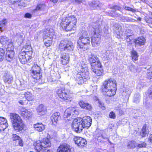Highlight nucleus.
<instances>
[{
  "label": "nucleus",
  "instance_id": "1",
  "mask_svg": "<svg viewBox=\"0 0 152 152\" xmlns=\"http://www.w3.org/2000/svg\"><path fill=\"white\" fill-rule=\"evenodd\" d=\"M92 119L89 116H85L82 118H75L73 121L72 127L77 133L80 132L83 128L88 129L91 125Z\"/></svg>",
  "mask_w": 152,
  "mask_h": 152
},
{
  "label": "nucleus",
  "instance_id": "2",
  "mask_svg": "<svg viewBox=\"0 0 152 152\" xmlns=\"http://www.w3.org/2000/svg\"><path fill=\"white\" fill-rule=\"evenodd\" d=\"M116 80L110 78L105 80L102 86L103 94L106 96L111 97L115 94L116 90Z\"/></svg>",
  "mask_w": 152,
  "mask_h": 152
},
{
  "label": "nucleus",
  "instance_id": "3",
  "mask_svg": "<svg viewBox=\"0 0 152 152\" xmlns=\"http://www.w3.org/2000/svg\"><path fill=\"white\" fill-rule=\"evenodd\" d=\"M76 22L77 19L74 16H67L62 18L60 25L66 31H70L75 29Z\"/></svg>",
  "mask_w": 152,
  "mask_h": 152
},
{
  "label": "nucleus",
  "instance_id": "4",
  "mask_svg": "<svg viewBox=\"0 0 152 152\" xmlns=\"http://www.w3.org/2000/svg\"><path fill=\"white\" fill-rule=\"evenodd\" d=\"M87 32H83L77 42V48L80 49H87L90 42Z\"/></svg>",
  "mask_w": 152,
  "mask_h": 152
},
{
  "label": "nucleus",
  "instance_id": "5",
  "mask_svg": "<svg viewBox=\"0 0 152 152\" xmlns=\"http://www.w3.org/2000/svg\"><path fill=\"white\" fill-rule=\"evenodd\" d=\"M56 38L53 30L51 28H48L44 33L43 37L45 45L47 47L50 46L52 44L53 39Z\"/></svg>",
  "mask_w": 152,
  "mask_h": 152
},
{
  "label": "nucleus",
  "instance_id": "6",
  "mask_svg": "<svg viewBox=\"0 0 152 152\" xmlns=\"http://www.w3.org/2000/svg\"><path fill=\"white\" fill-rule=\"evenodd\" d=\"M84 70V71H83L79 72L76 76V82L79 84H82L86 82L90 78L89 73L87 71L86 69Z\"/></svg>",
  "mask_w": 152,
  "mask_h": 152
},
{
  "label": "nucleus",
  "instance_id": "7",
  "mask_svg": "<svg viewBox=\"0 0 152 152\" xmlns=\"http://www.w3.org/2000/svg\"><path fill=\"white\" fill-rule=\"evenodd\" d=\"M34 145L37 152H40L43 148L50 147L51 145V143L48 138H45L43 139L42 141L38 140L35 142Z\"/></svg>",
  "mask_w": 152,
  "mask_h": 152
},
{
  "label": "nucleus",
  "instance_id": "8",
  "mask_svg": "<svg viewBox=\"0 0 152 152\" xmlns=\"http://www.w3.org/2000/svg\"><path fill=\"white\" fill-rule=\"evenodd\" d=\"M59 49L66 51H71L73 50L74 46L72 42L66 40L61 41L59 45Z\"/></svg>",
  "mask_w": 152,
  "mask_h": 152
},
{
  "label": "nucleus",
  "instance_id": "9",
  "mask_svg": "<svg viewBox=\"0 0 152 152\" xmlns=\"http://www.w3.org/2000/svg\"><path fill=\"white\" fill-rule=\"evenodd\" d=\"M76 110L75 108L70 107L67 109L64 113V117L65 121H70L72 120V117L75 114H77L75 113Z\"/></svg>",
  "mask_w": 152,
  "mask_h": 152
},
{
  "label": "nucleus",
  "instance_id": "10",
  "mask_svg": "<svg viewBox=\"0 0 152 152\" xmlns=\"http://www.w3.org/2000/svg\"><path fill=\"white\" fill-rule=\"evenodd\" d=\"M56 94L60 98L68 101H69V99L68 97V95L65 92L64 86L63 85L57 87L56 89ZM71 101V100H70Z\"/></svg>",
  "mask_w": 152,
  "mask_h": 152
},
{
  "label": "nucleus",
  "instance_id": "11",
  "mask_svg": "<svg viewBox=\"0 0 152 152\" xmlns=\"http://www.w3.org/2000/svg\"><path fill=\"white\" fill-rule=\"evenodd\" d=\"M40 68L37 65H35L32 67L31 70V77L33 79L39 80L42 77L40 73Z\"/></svg>",
  "mask_w": 152,
  "mask_h": 152
},
{
  "label": "nucleus",
  "instance_id": "12",
  "mask_svg": "<svg viewBox=\"0 0 152 152\" xmlns=\"http://www.w3.org/2000/svg\"><path fill=\"white\" fill-rule=\"evenodd\" d=\"M13 46L11 43L8 45L7 48L6 59L9 61H11L13 59L14 55V52L13 50Z\"/></svg>",
  "mask_w": 152,
  "mask_h": 152
},
{
  "label": "nucleus",
  "instance_id": "13",
  "mask_svg": "<svg viewBox=\"0 0 152 152\" xmlns=\"http://www.w3.org/2000/svg\"><path fill=\"white\" fill-rule=\"evenodd\" d=\"M91 67L92 71L98 76L101 75L103 72L100 62L92 65Z\"/></svg>",
  "mask_w": 152,
  "mask_h": 152
},
{
  "label": "nucleus",
  "instance_id": "14",
  "mask_svg": "<svg viewBox=\"0 0 152 152\" xmlns=\"http://www.w3.org/2000/svg\"><path fill=\"white\" fill-rule=\"evenodd\" d=\"M73 140L77 146L82 148L87 144L86 140L81 137L75 136L73 138Z\"/></svg>",
  "mask_w": 152,
  "mask_h": 152
},
{
  "label": "nucleus",
  "instance_id": "15",
  "mask_svg": "<svg viewBox=\"0 0 152 152\" xmlns=\"http://www.w3.org/2000/svg\"><path fill=\"white\" fill-rule=\"evenodd\" d=\"M31 57L32 56L26 55V53L23 52H20L18 55L19 60L22 64L26 63Z\"/></svg>",
  "mask_w": 152,
  "mask_h": 152
},
{
  "label": "nucleus",
  "instance_id": "16",
  "mask_svg": "<svg viewBox=\"0 0 152 152\" xmlns=\"http://www.w3.org/2000/svg\"><path fill=\"white\" fill-rule=\"evenodd\" d=\"M57 152H72L69 145L66 143H63L58 147Z\"/></svg>",
  "mask_w": 152,
  "mask_h": 152
},
{
  "label": "nucleus",
  "instance_id": "17",
  "mask_svg": "<svg viewBox=\"0 0 152 152\" xmlns=\"http://www.w3.org/2000/svg\"><path fill=\"white\" fill-rule=\"evenodd\" d=\"M12 124L14 130L16 132L22 131L24 128V124L23 121Z\"/></svg>",
  "mask_w": 152,
  "mask_h": 152
},
{
  "label": "nucleus",
  "instance_id": "18",
  "mask_svg": "<svg viewBox=\"0 0 152 152\" xmlns=\"http://www.w3.org/2000/svg\"><path fill=\"white\" fill-rule=\"evenodd\" d=\"M101 24V22H100L98 20H97L96 22L92 23V26L94 29V33L95 34H98L101 30L102 28Z\"/></svg>",
  "mask_w": 152,
  "mask_h": 152
},
{
  "label": "nucleus",
  "instance_id": "19",
  "mask_svg": "<svg viewBox=\"0 0 152 152\" xmlns=\"http://www.w3.org/2000/svg\"><path fill=\"white\" fill-rule=\"evenodd\" d=\"M60 58L61 63L63 65H66L69 63V57L68 54L61 53Z\"/></svg>",
  "mask_w": 152,
  "mask_h": 152
},
{
  "label": "nucleus",
  "instance_id": "20",
  "mask_svg": "<svg viewBox=\"0 0 152 152\" xmlns=\"http://www.w3.org/2000/svg\"><path fill=\"white\" fill-rule=\"evenodd\" d=\"M10 116L12 124L23 121L20 117L16 113H10Z\"/></svg>",
  "mask_w": 152,
  "mask_h": 152
},
{
  "label": "nucleus",
  "instance_id": "21",
  "mask_svg": "<svg viewBox=\"0 0 152 152\" xmlns=\"http://www.w3.org/2000/svg\"><path fill=\"white\" fill-rule=\"evenodd\" d=\"M8 126L7 121L3 117H0V132L4 131Z\"/></svg>",
  "mask_w": 152,
  "mask_h": 152
},
{
  "label": "nucleus",
  "instance_id": "22",
  "mask_svg": "<svg viewBox=\"0 0 152 152\" xmlns=\"http://www.w3.org/2000/svg\"><path fill=\"white\" fill-rule=\"evenodd\" d=\"M88 60L91 66L97 64L98 62H100L97 56L93 54H91L89 56Z\"/></svg>",
  "mask_w": 152,
  "mask_h": 152
},
{
  "label": "nucleus",
  "instance_id": "23",
  "mask_svg": "<svg viewBox=\"0 0 152 152\" xmlns=\"http://www.w3.org/2000/svg\"><path fill=\"white\" fill-rule=\"evenodd\" d=\"M21 52H25L26 54V55L32 56L33 52L32 49L30 44L26 45L24 46Z\"/></svg>",
  "mask_w": 152,
  "mask_h": 152
},
{
  "label": "nucleus",
  "instance_id": "24",
  "mask_svg": "<svg viewBox=\"0 0 152 152\" xmlns=\"http://www.w3.org/2000/svg\"><path fill=\"white\" fill-rule=\"evenodd\" d=\"M60 118V113L59 112L54 113L50 117V119L53 124L55 125L57 124V121Z\"/></svg>",
  "mask_w": 152,
  "mask_h": 152
},
{
  "label": "nucleus",
  "instance_id": "25",
  "mask_svg": "<svg viewBox=\"0 0 152 152\" xmlns=\"http://www.w3.org/2000/svg\"><path fill=\"white\" fill-rule=\"evenodd\" d=\"M37 111L38 114L43 115L46 113L47 109L43 104L39 105L37 108Z\"/></svg>",
  "mask_w": 152,
  "mask_h": 152
},
{
  "label": "nucleus",
  "instance_id": "26",
  "mask_svg": "<svg viewBox=\"0 0 152 152\" xmlns=\"http://www.w3.org/2000/svg\"><path fill=\"white\" fill-rule=\"evenodd\" d=\"M34 127L35 130L38 132H42L45 129V126L42 123H38L34 124Z\"/></svg>",
  "mask_w": 152,
  "mask_h": 152
},
{
  "label": "nucleus",
  "instance_id": "27",
  "mask_svg": "<svg viewBox=\"0 0 152 152\" xmlns=\"http://www.w3.org/2000/svg\"><path fill=\"white\" fill-rule=\"evenodd\" d=\"M80 106L82 108L90 110L92 109L91 105L83 101H80L79 103Z\"/></svg>",
  "mask_w": 152,
  "mask_h": 152
},
{
  "label": "nucleus",
  "instance_id": "28",
  "mask_svg": "<svg viewBox=\"0 0 152 152\" xmlns=\"http://www.w3.org/2000/svg\"><path fill=\"white\" fill-rule=\"evenodd\" d=\"M132 89L130 87H127L125 88L122 93V95L128 98L130 96L132 91Z\"/></svg>",
  "mask_w": 152,
  "mask_h": 152
},
{
  "label": "nucleus",
  "instance_id": "29",
  "mask_svg": "<svg viewBox=\"0 0 152 152\" xmlns=\"http://www.w3.org/2000/svg\"><path fill=\"white\" fill-rule=\"evenodd\" d=\"M145 38L142 37H138L134 41V42H135L136 45H143L145 42Z\"/></svg>",
  "mask_w": 152,
  "mask_h": 152
},
{
  "label": "nucleus",
  "instance_id": "30",
  "mask_svg": "<svg viewBox=\"0 0 152 152\" xmlns=\"http://www.w3.org/2000/svg\"><path fill=\"white\" fill-rule=\"evenodd\" d=\"M98 37H96L94 36L92 38V44L94 47H97L98 46L99 44L100 38L99 37V35H98Z\"/></svg>",
  "mask_w": 152,
  "mask_h": 152
},
{
  "label": "nucleus",
  "instance_id": "31",
  "mask_svg": "<svg viewBox=\"0 0 152 152\" xmlns=\"http://www.w3.org/2000/svg\"><path fill=\"white\" fill-rule=\"evenodd\" d=\"M21 115L24 118L28 119L31 117L32 113L28 110H26L25 111L22 112Z\"/></svg>",
  "mask_w": 152,
  "mask_h": 152
},
{
  "label": "nucleus",
  "instance_id": "32",
  "mask_svg": "<svg viewBox=\"0 0 152 152\" xmlns=\"http://www.w3.org/2000/svg\"><path fill=\"white\" fill-rule=\"evenodd\" d=\"M13 79L12 76L11 75L7 74L4 75V80L5 83H11Z\"/></svg>",
  "mask_w": 152,
  "mask_h": 152
},
{
  "label": "nucleus",
  "instance_id": "33",
  "mask_svg": "<svg viewBox=\"0 0 152 152\" xmlns=\"http://www.w3.org/2000/svg\"><path fill=\"white\" fill-rule=\"evenodd\" d=\"M112 54L109 51H106L102 55V57L104 60H108L111 58Z\"/></svg>",
  "mask_w": 152,
  "mask_h": 152
},
{
  "label": "nucleus",
  "instance_id": "34",
  "mask_svg": "<svg viewBox=\"0 0 152 152\" xmlns=\"http://www.w3.org/2000/svg\"><path fill=\"white\" fill-rule=\"evenodd\" d=\"M46 5L44 4H38L36 8L33 10L34 12H36L39 11L43 10L46 8Z\"/></svg>",
  "mask_w": 152,
  "mask_h": 152
},
{
  "label": "nucleus",
  "instance_id": "35",
  "mask_svg": "<svg viewBox=\"0 0 152 152\" xmlns=\"http://www.w3.org/2000/svg\"><path fill=\"white\" fill-rule=\"evenodd\" d=\"M25 98L27 100L29 101H32L34 99V95L31 92H26L24 94Z\"/></svg>",
  "mask_w": 152,
  "mask_h": 152
},
{
  "label": "nucleus",
  "instance_id": "36",
  "mask_svg": "<svg viewBox=\"0 0 152 152\" xmlns=\"http://www.w3.org/2000/svg\"><path fill=\"white\" fill-rule=\"evenodd\" d=\"M76 67L78 69V70L80 72L83 71H84V69H86V65L84 64L83 62L82 63H77Z\"/></svg>",
  "mask_w": 152,
  "mask_h": 152
},
{
  "label": "nucleus",
  "instance_id": "37",
  "mask_svg": "<svg viewBox=\"0 0 152 152\" xmlns=\"http://www.w3.org/2000/svg\"><path fill=\"white\" fill-rule=\"evenodd\" d=\"M131 56L133 61H135L138 59V55L137 52L134 50H133L131 51Z\"/></svg>",
  "mask_w": 152,
  "mask_h": 152
},
{
  "label": "nucleus",
  "instance_id": "38",
  "mask_svg": "<svg viewBox=\"0 0 152 152\" xmlns=\"http://www.w3.org/2000/svg\"><path fill=\"white\" fill-rule=\"evenodd\" d=\"M146 125L144 124L141 132L140 135L142 137H145L148 133V132L146 129Z\"/></svg>",
  "mask_w": 152,
  "mask_h": 152
},
{
  "label": "nucleus",
  "instance_id": "39",
  "mask_svg": "<svg viewBox=\"0 0 152 152\" xmlns=\"http://www.w3.org/2000/svg\"><path fill=\"white\" fill-rule=\"evenodd\" d=\"M136 145L137 143L136 142L132 141L128 142L127 147L129 148H136Z\"/></svg>",
  "mask_w": 152,
  "mask_h": 152
},
{
  "label": "nucleus",
  "instance_id": "40",
  "mask_svg": "<svg viewBox=\"0 0 152 152\" xmlns=\"http://www.w3.org/2000/svg\"><path fill=\"white\" fill-rule=\"evenodd\" d=\"M126 31L127 33L126 34L125 38L127 39V41H129L131 40L130 37L132 36V33L131 32L132 31L129 29H127L126 30Z\"/></svg>",
  "mask_w": 152,
  "mask_h": 152
},
{
  "label": "nucleus",
  "instance_id": "41",
  "mask_svg": "<svg viewBox=\"0 0 152 152\" xmlns=\"http://www.w3.org/2000/svg\"><path fill=\"white\" fill-rule=\"evenodd\" d=\"M9 42V39L5 36H1L0 38V42L3 45H5Z\"/></svg>",
  "mask_w": 152,
  "mask_h": 152
},
{
  "label": "nucleus",
  "instance_id": "42",
  "mask_svg": "<svg viewBox=\"0 0 152 152\" xmlns=\"http://www.w3.org/2000/svg\"><path fill=\"white\" fill-rule=\"evenodd\" d=\"M124 22H134L136 20L127 17H123L122 18Z\"/></svg>",
  "mask_w": 152,
  "mask_h": 152
},
{
  "label": "nucleus",
  "instance_id": "43",
  "mask_svg": "<svg viewBox=\"0 0 152 152\" xmlns=\"http://www.w3.org/2000/svg\"><path fill=\"white\" fill-rule=\"evenodd\" d=\"M146 144L144 142H140L138 143H137L136 148H144L146 147Z\"/></svg>",
  "mask_w": 152,
  "mask_h": 152
},
{
  "label": "nucleus",
  "instance_id": "44",
  "mask_svg": "<svg viewBox=\"0 0 152 152\" xmlns=\"http://www.w3.org/2000/svg\"><path fill=\"white\" fill-rule=\"evenodd\" d=\"M4 53L5 52L4 50L0 48V61H3Z\"/></svg>",
  "mask_w": 152,
  "mask_h": 152
},
{
  "label": "nucleus",
  "instance_id": "45",
  "mask_svg": "<svg viewBox=\"0 0 152 152\" xmlns=\"http://www.w3.org/2000/svg\"><path fill=\"white\" fill-rule=\"evenodd\" d=\"M11 139L14 141L18 140L20 139V137L15 134H13L11 136Z\"/></svg>",
  "mask_w": 152,
  "mask_h": 152
},
{
  "label": "nucleus",
  "instance_id": "46",
  "mask_svg": "<svg viewBox=\"0 0 152 152\" xmlns=\"http://www.w3.org/2000/svg\"><path fill=\"white\" fill-rule=\"evenodd\" d=\"M148 70L149 72H148L147 74V76L148 78L151 80L152 82V70L151 68H150Z\"/></svg>",
  "mask_w": 152,
  "mask_h": 152
},
{
  "label": "nucleus",
  "instance_id": "47",
  "mask_svg": "<svg viewBox=\"0 0 152 152\" xmlns=\"http://www.w3.org/2000/svg\"><path fill=\"white\" fill-rule=\"evenodd\" d=\"M140 97V95L139 94H136L134 95V102L137 103V102H138Z\"/></svg>",
  "mask_w": 152,
  "mask_h": 152
},
{
  "label": "nucleus",
  "instance_id": "48",
  "mask_svg": "<svg viewBox=\"0 0 152 152\" xmlns=\"http://www.w3.org/2000/svg\"><path fill=\"white\" fill-rule=\"evenodd\" d=\"M145 19L146 23L149 24H152V18L146 17H145Z\"/></svg>",
  "mask_w": 152,
  "mask_h": 152
},
{
  "label": "nucleus",
  "instance_id": "49",
  "mask_svg": "<svg viewBox=\"0 0 152 152\" xmlns=\"http://www.w3.org/2000/svg\"><path fill=\"white\" fill-rule=\"evenodd\" d=\"M124 9L126 10L130 11L132 12H134L136 11L135 9H133L128 7L125 6L124 7Z\"/></svg>",
  "mask_w": 152,
  "mask_h": 152
},
{
  "label": "nucleus",
  "instance_id": "50",
  "mask_svg": "<svg viewBox=\"0 0 152 152\" xmlns=\"http://www.w3.org/2000/svg\"><path fill=\"white\" fill-rule=\"evenodd\" d=\"M109 116L110 118L113 119H114L116 118V115L115 113L113 111H111L110 113Z\"/></svg>",
  "mask_w": 152,
  "mask_h": 152
},
{
  "label": "nucleus",
  "instance_id": "51",
  "mask_svg": "<svg viewBox=\"0 0 152 152\" xmlns=\"http://www.w3.org/2000/svg\"><path fill=\"white\" fill-rule=\"evenodd\" d=\"M102 134L100 132H98L97 131H96L94 134V136L95 138L96 139L102 135Z\"/></svg>",
  "mask_w": 152,
  "mask_h": 152
},
{
  "label": "nucleus",
  "instance_id": "52",
  "mask_svg": "<svg viewBox=\"0 0 152 152\" xmlns=\"http://www.w3.org/2000/svg\"><path fill=\"white\" fill-rule=\"evenodd\" d=\"M99 107L101 108L102 110H105V107L104 106V104L102 102H101L100 101H99Z\"/></svg>",
  "mask_w": 152,
  "mask_h": 152
},
{
  "label": "nucleus",
  "instance_id": "53",
  "mask_svg": "<svg viewBox=\"0 0 152 152\" xmlns=\"http://www.w3.org/2000/svg\"><path fill=\"white\" fill-rule=\"evenodd\" d=\"M96 139L98 141V142H104L105 141V140H102V135L100 137H99L98 138H97Z\"/></svg>",
  "mask_w": 152,
  "mask_h": 152
},
{
  "label": "nucleus",
  "instance_id": "54",
  "mask_svg": "<svg viewBox=\"0 0 152 152\" xmlns=\"http://www.w3.org/2000/svg\"><path fill=\"white\" fill-rule=\"evenodd\" d=\"M7 22V20L6 19H4L1 21H0V26L4 25Z\"/></svg>",
  "mask_w": 152,
  "mask_h": 152
},
{
  "label": "nucleus",
  "instance_id": "55",
  "mask_svg": "<svg viewBox=\"0 0 152 152\" xmlns=\"http://www.w3.org/2000/svg\"><path fill=\"white\" fill-rule=\"evenodd\" d=\"M149 93L150 97L152 99V86L149 89Z\"/></svg>",
  "mask_w": 152,
  "mask_h": 152
},
{
  "label": "nucleus",
  "instance_id": "56",
  "mask_svg": "<svg viewBox=\"0 0 152 152\" xmlns=\"http://www.w3.org/2000/svg\"><path fill=\"white\" fill-rule=\"evenodd\" d=\"M102 140H105V141H109V138L103 135H102ZM109 142L111 144V143L109 141Z\"/></svg>",
  "mask_w": 152,
  "mask_h": 152
},
{
  "label": "nucleus",
  "instance_id": "57",
  "mask_svg": "<svg viewBox=\"0 0 152 152\" xmlns=\"http://www.w3.org/2000/svg\"><path fill=\"white\" fill-rule=\"evenodd\" d=\"M115 10H121V8L119 6H113L112 7Z\"/></svg>",
  "mask_w": 152,
  "mask_h": 152
},
{
  "label": "nucleus",
  "instance_id": "58",
  "mask_svg": "<svg viewBox=\"0 0 152 152\" xmlns=\"http://www.w3.org/2000/svg\"><path fill=\"white\" fill-rule=\"evenodd\" d=\"M18 140V145L21 146H23V144L22 142V141L21 139Z\"/></svg>",
  "mask_w": 152,
  "mask_h": 152
},
{
  "label": "nucleus",
  "instance_id": "59",
  "mask_svg": "<svg viewBox=\"0 0 152 152\" xmlns=\"http://www.w3.org/2000/svg\"><path fill=\"white\" fill-rule=\"evenodd\" d=\"M31 17V15L28 13H26L25 15V17L26 18H30Z\"/></svg>",
  "mask_w": 152,
  "mask_h": 152
},
{
  "label": "nucleus",
  "instance_id": "60",
  "mask_svg": "<svg viewBox=\"0 0 152 152\" xmlns=\"http://www.w3.org/2000/svg\"><path fill=\"white\" fill-rule=\"evenodd\" d=\"M119 26H120V25H118V24H115L113 26V28L115 29V30L118 29Z\"/></svg>",
  "mask_w": 152,
  "mask_h": 152
},
{
  "label": "nucleus",
  "instance_id": "61",
  "mask_svg": "<svg viewBox=\"0 0 152 152\" xmlns=\"http://www.w3.org/2000/svg\"><path fill=\"white\" fill-rule=\"evenodd\" d=\"M114 126V125L113 124H109L108 127V129L110 130H111Z\"/></svg>",
  "mask_w": 152,
  "mask_h": 152
},
{
  "label": "nucleus",
  "instance_id": "62",
  "mask_svg": "<svg viewBox=\"0 0 152 152\" xmlns=\"http://www.w3.org/2000/svg\"><path fill=\"white\" fill-rule=\"evenodd\" d=\"M149 141L150 142H152V134L150 135L149 136Z\"/></svg>",
  "mask_w": 152,
  "mask_h": 152
},
{
  "label": "nucleus",
  "instance_id": "63",
  "mask_svg": "<svg viewBox=\"0 0 152 152\" xmlns=\"http://www.w3.org/2000/svg\"><path fill=\"white\" fill-rule=\"evenodd\" d=\"M94 5H95V7H98V6H99V4H98V2L97 1L95 2Z\"/></svg>",
  "mask_w": 152,
  "mask_h": 152
},
{
  "label": "nucleus",
  "instance_id": "64",
  "mask_svg": "<svg viewBox=\"0 0 152 152\" xmlns=\"http://www.w3.org/2000/svg\"><path fill=\"white\" fill-rule=\"evenodd\" d=\"M44 152H52L51 150H45Z\"/></svg>",
  "mask_w": 152,
  "mask_h": 152
}]
</instances>
